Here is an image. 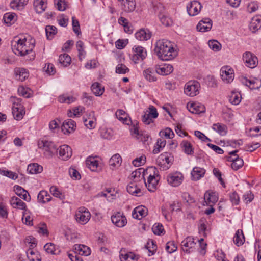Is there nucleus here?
Listing matches in <instances>:
<instances>
[{
    "label": "nucleus",
    "instance_id": "1",
    "mask_svg": "<svg viewBox=\"0 0 261 261\" xmlns=\"http://www.w3.org/2000/svg\"><path fill=\"white\" fill-rule=\"evenodd\" d=\"M154 51L159 59L163 61L172 60L177 55V52L171 42L165 39L159 40L156 42Z\"/></svg>",
    "mask_w": 261,
    "mask_h": 261
},
{
    "label": "nucleus",
    "instance_id": "2",
    "mask_svg": "<svg viewBox=\"0 0 261 261\" xmlns=\"http://www.w3.org/2000/svg\"><path fill=\"white\" fill-rule=\"evenodd\" d=\"M12 49L14 53L17 55L23 56L28 54H31L28 60H32L35 59V55L33 51V49L35 46L34 41L33 42L27 41L25 38L15 39L12 41Z\"/></svg>",
    "mask_w": 261,
    "mask_h": 261
},
{
    "label": "nucleus",
    "instance_id": "3",
    "mask_svg": "<svg viewBox=\"0 0 261 261\" xmlns=\"http://www.w3.org/2000/svg\"><path fill=\"white\" fill-rule=\"evenodd\" d=\"M150 170L153 174L152 175L150 174L147 178V181H146L145 179H144V181L147 189L150 192H154L156 189L157 185L159 182V180L160 179V177L158 174V171L156 168L151 167L150 168ZM143 177H144L143 176Z\"/></svg>",
    "mask_w": 261,
    "mask_h": 261
},
{
    "label": "nucleus",
    "instance_id": "4",
    "mask_svg": "<svg viewBox=\"0 0 261 261\" xmlns=\"http://www.w3.org/2000/svg\"><path fill=\"white\" fill-rule=\"evenodd\" d=\"M38 147L44 150V154L48 158H51L54 154L57 152L58 149L54 143L51 141L46 140H39L38 142Z\"/></svg>",
    "mask_w": 261,
    "mask_h": 261
},
{
    "label": "nucleus",
    "instance_id": "5",
    "mask_svg": "<svg viewBox=\"0 0 261 261\" xmlns=\"http://www.w3.org/2000/svg\"><path fill=\"white\" fill-rule=\"evenodd\" d=\"M182 203L178 201H174L172 203L169 204L170 212L168 211L167 208L165 206L162 207V213L166 220L169 221L172 220V217L170 213H172L174 211L177 212L181 211Z\"/></svg>",
    "mask_w": 261,
    "mask_h": 261
},
{
    "label": "nucleus",
    "instance_id": "6",
    "mask_svg": "<svg viewBox=\"0 0 261 261\" xmlns=\"http://www.w3.org/2000/svg\"><path fill=\"white\" fill-rule=\"evenodd\" d=\"M200 88V83L197 81H190L185 85L184 92L189 96L193 97L198 95Z\"/></svg>",
    "mask_w": 261,
    "mask_h": 261
},
{
    "label": "nucleus",
    "instance_id": "7",
    "mask_svg": "<svg viewBox=\"0 0 261 261\" xmlns=\"http://www.w3.org/2000/svg\"><path fill=\"white\" fill-rule=\"evenodd\" d=\"M238 152V150H235L229 153L231 155L228 158V160L232 162L231 168L234 170H238L241 168L244 165L243 160L236 154Z\"/></svg>",
    "mask_w": 261,
    "mask_h": 261
},
{
    "label": "nucleus",
    "instance_id": "8",
    "mask_svg": "<svg viewBox=\"0 0 261 261\" xmlns=\"http://www.w3.org/2000/svg\"><path fill=\"white\" fill-rule=\"evenodd\" d=\"M133 49L134 54L132 57V60L135 63H137L139 60H143L146 58L147 52L144 47L135 46Z\"/></svg>",
    "mask_w": 261,
    "mask_h": 261
},
{
    "label": "nucleus",
    "instance_id": "9",
    "mask_svg": "<svg viewBox=\"0 0 261 261\" xmlns=\"http://www.w3.org/2000/svg\"><path fill=\"white\" fill-rule=\"evenodd\" d=\"M155 11L159 10L158 17L162 24L166 27L170 26L172 24V20L164 13V8L162 4H159L154 7Z\"/></svg>",
    "mask_w": 261,
    "mask_h": 261
},
{
    "label": "nucleus",
    "instance_id": "10",
    "mask_svg": "<svg viewBox=\"0 0 261 261\" xmlns=\"http://www.w3.org/2000/svg\"><path fill=\"white\" fill-rule=\"evenodd\" d=\"M20 99L17 98L18 102L14 101L13 106L12 108V114L14 118L17 120L22 119L25 114V111L23 109V106L19 103Z\"/></svg>",
    "mask_w": 261,
    "mask_h": 261
},
{
    "label": "nucleus",
    "instance_id": "11",
    "mask_svg": "<svg viewBox=\"0 0 261 261\" xmlns=\"http://www.w3.org/2000/svg\"><path fill=\"white\" fill-rule=\"evenodd\" d=\"M220 75L222 80L226 83H231L234 79L233 70L228 66L222 67Z\"/></svg>",
    "mask_w": 261,
    "mask_h": 261
},
{
    "label": "nucleus",
    "instance_id": "12",
    "mask_svg": "<svg viewBox=\"0 0 261 261\" xmlns=\"http://www.w3.org/2000/svg\"><path fill=\"white\" fill-rule=\"evenodd\" d=\"M243 59L246 65L251 68L256 67L258 63L257 58L251 52H246L243 54Z\"/></svg>",
    "mask_w": 261,
    "mask_h": 261
},
{
    "label": "nucleus",
    "instance_id": "13",
    "mask_svg": "<svg viewBox=\"0 0 261 261\" xmlns=\"http://www.w3.org/2000/svg\"><path fill=\"white\" fill-rule=\"evenodd\" d=\"M168 183L173 187H177L183 180V175L180 173L170 174L167 176Z\"/></svg>",
    "mask_w": 261,
    "mask_h": 261
},
{
    "label": "nucleus",
    "instance_id": "14",
    "mask_svg": "<svg viewBox=\"0 0 261 261\" xmlns=\"http://www.w3.org/2000/svg\"><path fill=\"white\" fill-rule=\"evenodd\" d=\"M111 220L113 224L119 227H124L127 223L126 217L120 212L113 215L111 217Z\"/></svg>",
    "mask_w": 261,
    "mask_h": 261
},
{
    "label": "nucleus",
    "instance_id": "15",
    "mask_svg": "<svg viewBox=\"0 0 261 261\" xmlns=\"http://www.w3.org/2000/svg\"><path fill=\"white\" fill-rule=\"evenodd\" d=\"M195 244L194 239L190 237L186 238L181 243L183 251L187 253H190L193 251V248Z\"/></svg>",
    "mask_w": 261,
    "mask_h": 261
},
{
    "label": "nucleus",
    "instance_id": "16",
    "mask_svg": "<svg viewBox=\"0 0 261 261\" xmlns=\"http://www.w3.org/2000/svg\"><path fill=\"white\" fill-rule=\"evenodd\" d=\"M73 250L77 255L87 256L91 254L90 248L84 245L75 244L73 246Z\"/></svg>",
    "mask_w": 261,
    "mask_h": 261
},
{
    "label": "nucleus",
    "instance_id": "17",
    "mask_svg": "<svg viewBox=\"0 0 261 261\" xmlns=\"http://www.w3.org/2000/svg\"><path fill=\"white\" fill-rule=\"evenodd\" d=\"M212 27V21L208 18H205L200 20L197 25L198 31L205 32L209 31Z\"/></svg>",
    "mask_w": 261,
    "mask_h": 261
},
{
    "label": "nucleus",
    "instance_id": "18",
    "mask_svg": "<svg viewBox=\"0 0 261 261\" xmlns=\"http://www.w3.org/2000/svg\"><path fill=\"white\" fill-rule=\"evenodd\" d=\"M91 217V214L88 211L81 212L79 211L75 215V219L79 223L82 224L87 223Z\"/></svg>",
    "mask_w": 261,
    "mask_h": 261
},
{
    "label": "nucleus",
    "instance_id": "19",
    "mask_svg": "<svg viewBox=\"0 0 261 261\" xmlns=\"http://www.w3.org/2000/svg\"><path fill=\"white\" fill-rule=\"evenodd\" d=\"M187 107L188 110L192 113L200 114L205 111L204 106L199 103H188Z\"/></svg>",
    "mask_w": 261,
    "mask_h": 261
},
{
    "label": "nucleus",
    "instance_id": "20",
    "mask_svg": "<svg viewBox=\"0 0 261 261\" xmlns=\"http://www.w3.org/2000/svg\"><path fill=\"white\" fill-rule=\"evenodd\" d=\"M201 8L202 6L199 2L194 1L191 3L189 6L187 7V12L189 15L195 16L200 12Z\"/></svg>",
    "mask_w": 261,
    "mask_h": 261
},
{
    "label": "nucleus",
    "instance_id": "21",
    "mask_svg": "<svg viewBox=\"0 0 261 261\" xmlns=\"http://www.w3.org/2000/svg\"><path fill=\"white\" fill-rule=\"evenodd\" d=\"M59 154L60 156L62 158L63 160H66L72 155L71 148L67 145H62L59 149Z\"/></svg>",
    "mask_w": 261,
    "mask_h": 261
},
{
    "label": "nucleus",
    "instance_id": "22",
    "mask_svg": "<svg viewBox=\"0 0 261 261\" xmlns=\"http://www.w3.org/2000/svg\"><path fill=\"white\" fill-rule=\"evenodd\" d=\"M122 10L128 13L133 12L136 6L135 0H123L122 1Z\"/></svg>",
    "mask_w": 261,
    "mask_h": 261
},
{
    "label": "nucleus",
    "instance_id": "23",
    "mask_svg": "<svg viewBox=\"0 0 261 261\" xmlns=\"http://www.w3.org/2000/svg\"><path fill=\"white\" fill-rule=\"evenodd\" d=\"M147 209L143 206H138L134 209L132 217L136 219L140 220L147 215Z\"/></svg>",
    "mask_w": 261,
    "mask_h": 261
},
{
    "label": "nucleus",
    "instance_id": "24",
    "mask_svg": "<svg viewBox=\"0 0 261 261\" xmlns=\"http://www.w3.org/2000/svg\"><path fill=\"white\" fill-rule=\"evenodd\" d=\"M115 115L118 119L122 121L123 123L127 125H129L132 123L130 118H127V114L121 109L117 110L115 113Z\"/></svg>",
    "mask_w": 261,
    "mask_h": 261
},
{
    "label": "nucleus",
    "instance_id": "25",
    "mask_svg": "<svg viewBox=\"0 0 261 261\" xmlns=\"http://www.w3.org/2000/svg\"><path fill=\"white\" fill-rule=\"evenodd\" d=\"M14 190L16 194L20 197L22 198L23 200L26 201H30L31 197L28 191L24 190L21 187L18 185L15 186L14 187Z\"/></svg>",
    "mask_w": 261,
    "mask_h": 261
},
{
    "label": "nucleus",
    "instance_id": "26",
    "mask_svg": "<svg viewBox=\"0 0 261 261\" xmlns=\"http://www.w3.org/2000/svg\"><path fill=\"white\" fill-rule=\"evenodd\" d=\"M204 202L207 206H213L218 200V197L216 193L206 192L204 195Z\"/></svg>",
    "mask_w": 261,
    "mask_h": 261
},
{
    "label": "nucleus",
    "instance_id": "27",
    "mask_svg": "<svg viewBox=\"0 0 261 261\" xmlns=\"http://www.w3.org/2000/svg\"><path fill=\"white\" fill-rule=\"evenodd\" d=\"M34 7L37 13H41L47 8V0H34Z\"/></svg>",
    "mask_w": 261,
    "mask_h": 261
},
{
    "label": "nucleus",
    "instance_id": "28",
    "mask_svg": "<svg viewBox=\"0 0 261 261\" xmlns=\"http://www.w3.org/2000/svg\"><path fill=\"white\" fill-rule=\"evenodd\" d=\"M151 33L149 30L140 29L135 33V37L139 40H147L151 37Z\"/></svg>",
    "mask_w": 261,
    "mask_h": 261
},
{
    "label": "nucleus",
    "instance_id": "29",
    "mask_svg": "<svg viewBox=\"0 0 261 261\" xmlns=\"http://www.w3.org/2000/svg\"><path fill=\"white\" fill-rule=\"evenodd\" d=\"M173 71V67L171 65L165 64L163 67H156V72L158 74L166 75L170 74Z\"/></svg>",
    "mask_w": 261,
    "mask_h": 261
},
{
    "label": "nucleus",
    "instance_id": "30",
    "mask_svg": "<svg viewBox=\"0 0 261 261\" xmlns=\"http://www.w3.org/2000/svg\"><path fill=\"white\" fill-rule=\"evenodd\" d=\"M205 173V170L203 168L198 167H194L191 172L192 179L194 180H199L204 176Z\"/></svg>",
    "mask_w": 261,
    "mask_h": 261
},
{
    "label": "nucleus",
    "instance_id": "31",
    "mask_svg": "<svg viewBox=\"0 0 261 261\" xmlns=\"http://www.w3.org/2000/svg\"><path fill=\"white\" fill-rule=\"evenodd\" d=\"M75 127V122L70 119H68L67 120H65L62 126V130L64 132V133L66 132L70 133V129L71 130L74 129V127Z\"/></svg>",
    "mask_w": 261,
    "mask_h": 261
},
{
    "label": "nucleus",
    "instance_id": "32",
    "mask_svg": "<svg viewBox=\"0 0 261 261\" xmlns=\"http://www.w3.org/2000/svg\"><path fill=\"white\" fill-rule=\"evenodd\" d=\"M10 203L14 208L21 210L26 208V204L17 197H13L10 200Z\"/></svg>",
    "mask_w": 261,
    "mask_h": 261
},
{
    "label": "nucleus",
    "instance_id": "33",
    "mask_svg": "<svg viewBox=\"0 0 261 261\" xmlns=\"http://www.w3.org/2000/svg\"><path fill=\"white\" fill-rule=\"evenodd\" d=\"M71 61L70 57L66 53L61 54L59 57L58 63L61 67H67L70 64Z\"/></svg>",
    "mask_w": 261,
    "mask_h": 261
},
{
    "label": "nucleus",
    "instance_id": "34",
    "mask_svg": "<svg viewBox=\"0 0 261 261\" xmlns=\"http://www.w3.org/2000/svg\"><path fill=\"white\" fill-rule=\"evenodd\" d=\"M87 167L92 171H96L98 166V162L94 158L88 157L86 160Z\"/></svg>",
    "mask_w": 261,
    "mask_h": 261
},
{
    "label": "nucleus",
    "instance_id": "35",
    "mask_svg": "<svg viewBox=\"0 0 261 261\" xmlns=\"http://www.w3.org/2000/svg\"><path fill=\"white\" fill-rule=\"evenodd\" d=\"M51 197L44 190L41 191L38 194L37 199L39 202L45 203L51 200Z\"/></svg>",
    "mask_w": 261,
    "mask_h": 261
},
{
    "label": "nucleus",
    "instance_id": "36",
    "mask_svg": "<svg viewBox=\"0 0 261 261\" xmlns=\"http://www.w3.org/2000/svg\"><path fill=\"white\" fill-rule=\"evenodd\" d=\"M122 161L121 158L119 154L113 155L109 160V165L112 169L117 166H119Z\"/></svg>",
    "mask_w": 261,
    "mask_h": 261
},
{
    "label": "nucleus",
    "instance_id": "37",
    "mask_svg": "<svg viewBox=\"0 0 261 261\" xmlns=\"http://www.w3.org/2000/svg\"><path fill=\"white\" fill-rule=\"evenodd\" d=\"M213 129L221 136L225 135L227 132L226 125L219 123L214 124Z\"/></svg>",
    "mask_w": 261,
    "mask_h": 261
},
{
    "label": "nucleus",
    "instance_id": "38",
    "mask_svg": "<svg viewBox=\"0 0 261 261\" xmlns=\"http://www.w3.org/2000/svg\"><path fill=\"white\" fill-rule=\"evenodd\" d=\"M245 241V238L242 230H238L233 238L234 243L238 246H240L243 244Z\"/></svg>",
    "mask_w": 261,
    "mask_h": 261
},
{
    "label": "nucleus",
    "instance_id": "39",
    "mask_svg": "<svg viewBox=\"0 0 261 261\" xmlns=\"http://www.w3.org/2000/svg\"><path fill=\"white\" fill-rule=\"evenodd\" d=\"M16 78L21 81H24L28 76L29 73L24 68H17L15 70Z\"/></svg>",
    "mask_w": 261,
    "mask_h": 261
},
{
    "label": "nucleus",
    "instance_id": "40",
    "mask_svg": "<svg viewBox=\"0 0 261 261\" xmlns=\"http://www.w3.org/2000/svg\"><path fill=\"white\" fill-rule=\"evenodd\" d=\"M91 89L96 96H101L104 92V88L97 82L93 83L91 86Z\"/></svg>",
    "mask_w": 261,
    "mask_h": 261
},
{
    "label": "nucleus",
    "instance_id": "41",
    "mask_svg": "<svg viewBox=\"0 0 261 261\" xmlns=\"http://www.w3.org/2000/svg\"><path fill=\"white\" fill-rule=\"evenodd\" d=\"M43 168L37 163H33L28 165L27 171L31 174H36L42 172Z\"/></svg>",
    "mask_w": 261,
    "mask_h": 261
},
{
    "label": "nucleus",
    "instance_id": "42",
    "mask_svg": "<svg viewBox=\"0 0 261 261\" xmlns=\"http://www.w3.org/2000/svg\"><path fill=\"white\" fill-rule=\"evenodd\" d=\"M250 29L252 32H255L261 28V20L258 17H254L252 19L250 24Z\"/></svg>",
    "mask_w": 261,
    "mask_h": 261
},
{
    "label": "nucleus",
    "instance_id": "43",
    "mask_svg": "<svg viewBox=\"0 0 261 261\" xmlns=\"http://www.w3.org/2000/svg\"><path fill=\"white\" fill-rule=\"evenodd\" d=\"M47 39L51 40L57 32V29L55 26L47 25L45 28Z\"/></svg>",
    "mask_w": 261,
    "mask_h": 261
},
{
    "label": "nucleus",
    "instance_id": "44",
    "mask_svg": "<svg viewBox=\"0 0 261 261\" xmlns=\"http://www.w3.org/2000/svg\"><path fill=\"white\" fill-rule=\"evenodd\" d=\"M181 145L185 153L188 155H191L193 153L192 145L189 142L184 140L181 142Z\"/></svg>",
    "mask_w": 261,
    "mask_h": 261
},
{
    "label": "nucleus",
    "instance_id": "45",
    "mask_svg": "<svg viewBox=\"0 0 261 261\" xmlns=\"http://www.w3.org/2000/svg\"><path fill=\"white\" fill-rule=\"evenodd\" d=\"M143 74L145 78L149 82H154L156 80L154 72L150 68L144 70Z\"/></svg>",
    "mask_w": 261,
    "mask_h": 261
},
{
    "label": "nucleus",
    "instance_id": "46",
    "mask_svg": "<svg viewBox=\"0 0 261 261\" xmlns=\"http://www.w3.org/2000/svg\"><path fill=\"white\" fill-rule=\"evenodd\" d=\"M127 192L131 194H139L141 192V189L137 187L135 182H130L127 186Z\"/></svg>",
    "mask_w": 261,
    "mask_h": 261
},
{
    "label": "nucleus",
    "instance_id": "47",
    "mask_svg": "<svg viewBox=\"0 0 261 261\" xmlns=\"http://www.w3.org/2000/svg\"><path fill=\"white\" fill-rule=\"evenodd\" d=\"M76 98L73 96H69L63 94L59 97L58 100L61 103H67L68 104L71 103L75 101Z\"/></svg>",
    "mask_w": 261,
    "mask_h": 261
},
{
    "label": "nucleus",
    "instance_id": "48",
    "mask_svg": "<svg viewBox=\"0 0 261 261\" xmlns=\"http://www.w3.org/2000/svg\"><path fill=\"white\" fill-rule=\"evenodd\" d=\"M120 259L121 261H137L136 256L132 252L125 254H121L120 255Z\"/></svg>",
    "mask_w": 261,
    "mask_h": 261
},
{
    "label": "nucleus",
    "instance_id": "49",
    "mask_svg": "<svg viewBox=\"0 0 261 261\" xmlns=\"http://www.w3.org/2000/svg\"><path fill=\"white\" fill-rule=\"evenodd\" d=\"M208 44L210 48L215 51H219L221 47V44L215 40L209 41Z\"/></svg>",
    "mask_w": 261,
    "mask_h": 261
},
{
    "label": "nucleus",
    "instance_id": "50",
    "mask_svg": "<svg viewBox=\"0 0 261 261\" xmlns=\"http://www.w3.org/2000/svg\"><path fill=\"white\" fill-rule=\"evenodd\" d=\"M261 86V80L255 79L250 80L249 82L248 87L251 89H257Z\"/></svg>",
    "mask_w": 261,
    "mask_h": 261
},
{
    "label": "nucleus",
    "instance_id": "51",
    "mask_svg": "<svg viewBox=\"0 0 261 261\" xmlns=\"http://www.w3.org/2000/svg\"><path fill=\"white\" fill-rule=\"evenodd\" d=\"M100 135L102 138L106 139H110L113 136L112 131L106 128L100 129Z\"/></svg>",
    "mask_w": 261,
    "mask_h": 261
},
{
    "label": "nucleus",
    "instance_id": "52",
    "mask_svg": "<svg viewBox=\"0 0 261 261\" xmlns=\"http://www.w3.org/2000/svg\"><path fill=\"white\" fill-rule=\"evenodd\" d=\"M129 69L123 64H119L116 67V73L125 74L128 72Z\"/></svg>",
    "mask_w": 261,
    "mask_h": 261
},
{
    "label": "nucleus",
    "instance_id": "53",
    "mask_svg": "<svg viewBox=\"0 0 261 261\" xmlns=\"http://www.w3.org/2000/svg\"><path fill=\"white\" fill-rule=\"evenodd\" d=\"M44 249L45 250V251L48 253H50L51 254H56L55 246L53 243H46L44 246Z\"/></svg>",
    "mask_w": 261,
    "mask_h": 261
},
{
    "label": "nucleus",
    "instance_id": "54",
    "mask_svg": "<svg viewBox=\"0 0 261 261\" xmlns=\"http://www.w3.org/2000/svg\"><path fill=\"white\" fill-rule=\"evenodd\" d=\"M258 132H260L259 135H261V127L250 128L247 133L248 136L254 137L258 136L257 134Z\"/></svg>",
    "mask_w": 261,
    "mask_h": 261
},
{
    "label": "nucleus",
    "instance_id": "55",
    "mask_svg": "<svg viewBox=\"0 0 261 261\" xmlns=\"http://www.w3.org/2000/svg\"><path fill=\"white\" fill-rule=\"evenodd\" d=\"M152 229L154 234L156 235H160L164 231L163 225L159 223L154 224Z\"/></svg>",
    "mask_w": 261,
    "mask_h": 261
},
{
    "label": "nucleus",
    "instance_id": "56",
    "mask_svg": "<svg viewBox=\"0 0 261 261\" xmlns=\"http://www.w3.org/2000/svg\"><path fill=\"white\" fill-rule=\"evenodd\" d=\"M177 247L173 242H168L166 245V250L169 253H172L175 251Z\"/></svg>",
    "mask_w": 261,
    "mask_h": 261
},
{
    "label": "nucleus",
    "instance_id": "57",
    "mask_svg": "<svg viewBox=\"0 0 261 261\" xmlns=\"http://www.w3.org/2000/svg\"><path fill=\"white\" fill-rule=\"evenodd\" d=\"M146 247L148 250L149 252L151 253V255H153L154 254V252L156 250V246L152 240H149L147 242Z\"/></svg>",
    "mask_w": 261,
    "mask_h": 261
},
{
    "label": "nucleus",
    "instance_id": "58",
    "mask_svg": "<svg viewBox=\"0 0 261 261\" xmlns=\"http://www.w3.org/2000/svg\"><path fill=\"white\" fill-rule=\"evenodd\" d=\"M230 102L235 105L239 104L241 101V95L240 94L232 93L230 97Z\"/></svg>",
    "mask_w": 261,
    "mask_h": 261
},
{
    "label": "nucleus",
    "instance_id": "59",
    "mask_svg": "<svg viewBox=\"0 0 261 261\" xmlns=\"http://www.w3.org/2000/svg\"><path fill=\"white\" fill-rule=\"evenodd\" d=\"M146 157L145 155H142L139 158H137L133 161V164L136 167H139L145 163Z\"/></svg>",
    "mask_w": 261,
    "mask_h": 261
},
{
    "label": "nucleus",
    "instance_id": "60",
    "mask_svg": "<svg viewBox=\"0 0 261 261\" xmlns=\"http://www.w3.org/2000/svg\"><path fill=\"white\" fill-rule=\"evenodd\" d=\"M230 200L232 203L234 205H238L240 201V198L238 193L233 192L229 195Z\"/></svg>",
    "mask_w": 261,
    "mask_h": 261
},
{
    "label": "nucleus",
    "instance_id": "61",
    "mask_svg": "<svg viewBox=\"0 0 261 261\" xmlns=\"http://www.w3.org/2000/svg\"><path fill=\"white\" fill-rule=\"evenodd\" d=\"M55 4L59 11H63L66 9V2L65 0H56Z\"/></svg>",
    "mask_w": 261,
    "mask_h": 261
},
{
    "label": "nucleus",
    "instance_id": "62",
    "mask_svg": "<svg viewBox=\"0 0 261 261\" xmlns=\"http://www.w3.org/2000/svg\"><path fill=\"white\" fill-rule=\"evenodd\" d=\"M258 8V6L257 3L252 2L248 4L247 6V11L249 13H252L256 11Z\"/></svg>",
    "mask_w": 261,
    "mask_h": 261
},
{
    "label": "nucleus",
    "instance_id": "63",
    "mask_svg": "<svg viewBox=\"0 0 261 261\" xmlns=\"http://www.w3.org/2000/svg\"><path fill=\"white\" fill-rule=\"evenodd\" d=\"M15 15L14 14L6 13L3 17V20L6 24H11V22L14 20Z\"/></svg>",
    "mask_w": 261,
    "mask_h": 261
},
{
    "label": "nucleus",
    "instance_id": "64",
    "mask_svg": "<svg viewBox=\"0 0 261 261\" xmlns=\"http://www.w3.org/2000/svg\"><path fill=\"white\" fill-rule=\"evenodd\" d=\"M18 93L19 95L24 96L26 98L30 97V93H28V90L23 86H20L18 88Z\"/></svg>",
    "mask_w": 261,
    "mask_h": 261
}]
</instances>
